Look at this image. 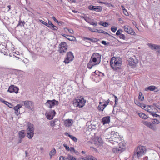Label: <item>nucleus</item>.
<instances>
[{
    "mask_svg": "<svg viewBox=\"0 0 160 160\" xmlns=\"http://www.w3.org/2000/svg\"><path fill=\"white\" fill-rule=\"evenodd\" d=\"M21 107H22V106L21 105H20V104H18L16 106L14 107V110L15 111H18V109H19Z\"/></svg>",
    "mask_w": 160,
    "mask_h": 160,
    "instance_id": "c85d7f7f",
    "label": "nucleus"
},
{
    "mask_svg": "<svg viewBox=\"0 0 160 160\" xmlns=\"http://www.w3.org/2000/svg\"><path fill=\"white\" fill-rule=\"evenodd\" d=\"M101 43L106 46H108L109 43V42L107 43L105 41H102L101 42Z\"/></svg>",
    "mask_w": 160,
    "mask_h": 160,
    "instance_id": "c03bdc74",
    "label": "nucleus"
},
{
    "mask_svg": "<svg viewBox=\"0 0 160 160\" xmlns=\"http://www.w3.org/2000/svg\"><path fill=\"white\" fill-rule=\"evenodd\" d=\"M102 10V8L101 6H96L95 11L98 12H100Z\"/></svg>",
    "mask_w": 160,
    "mask_h": 160,
    "instance_id": "393cba45",
    "label": "nucleus"
},
{
    "mask_svg": "<svg viewBox=\"0 0 160 160\" xmlns=\"http://www.w3.org/2000/svg\"><path fill=\"white\" fill-rule=\"evenodd\" d=\"M117 150L118 151H121V152L122 151V148H121V147H119V148L117 149Z\"/></svg>",
    "mask_w": 160,
    "mask_h": 160,
    "instance_id": "0e129e2a",
    "label": "nucleus"
},
{
    "mask_svg": "<svg viewBox=\"0 0 160 160\" xmlns=\"http://www.w3.org/2000/svg\"><path fill=\"white\" fill-rule=\"evenodd\" d=\"M152 107V106H147L146 109H145V110L149 112L150 113V112L152 111L150 110V109L149 108H151Z\"/></svg>",
    "mask_w": 160,
    "mask_h": 160,
    "instance_id": "79ce46f5",
    "label": "nucleus"
},
{
    "mask_svg": "<svg viewBox=\"0 0 160 160\" xmlns=\"http://www.w3.org/2000/svg\"><path fill=\"white\" fill-rule=\"evenodd\" d=\"M70 138L72 140H73V141H74V142H77L78 140H77V138H76V137H75L74 136L71 135V136H70Z\"/></svg>",
    "mask_w": 160,
    "mask_h": 160,
    "instance_id": "2f4dec72",
    "label": "nucleus"
},
{
    "mask_svg": "<svg viewBox=\"0 0 160 160\" xmlns=\"http://www.w3.org/2000/svg\"><path fill=\"white\" fill-rule=\"evenodd\" d=\"M135 103L137 105H138L139 106H140V105L141 104V103L138 101L137 100H134V101Z\"/></svg>",
    "mask_w": 160,
    "mask_h": 160,
    "instance_id": "8fccbe9b",
    "label": "nucleus"
},
{
    "mask_svg": "<svg viewBox=\"0 0 160 160\" xmlns=\"http://www.w3.org/2000/svg\"><path fill=\"white\" fill-rule=\"evenodd\" d=\"M124 31L128 34L131 35H134L135 34L133 29L128 25L124 26Z\"/></svg>",
    "mask_w": 160,
    "mask_h": 160,
    "instance_id": "9b49d317",
    "label": "nucleus"
},
{
    "mask_svg": "<svg viewBox=\"0 0 160 160\" xmlns=\"http://www.w3.org/2000/svg\"><path fill=\"white\" fill-rule=\"evenodd\" d=\"M85 40H89L92 42H96L99 41V39L95 38H85Z\"/></svg>",
    "mask_w": 160,
    "mask_h": 160,
    "instance_id": "4be33fe9",
    "label": "nucleus"
},
{
    "mask_svg": "<svg viewBox=\"0 0 160 160\" xmlns=\"http://www.w3.org/2000/svg\"><path fill=\"white\" fill-rule=\"evenodd\" d=\"M18 90L19 89L17 87L12 85L9 86L8 91L11 93L15 92L17 93H18Z\"/></svg>",
    "mask_w": 160,
    "mask_h": 160,
    "instance_id": "4468645a",
    "label": "nucleus"
},
{
    "mask_svg": "<svg viewBox=\"0 0 160 160\" xmlns=\"http://www.w3.org/2000/svg\"><path fill=\"white\" fill-rule=\"evenodd\" d=\"M153 121L152 122L154 125L158 124L159 123V121L157 119H153Z\"/></svg>",
    "mask_w": 160,
    "mask_h": 160,
    "instance_id": "f704fd0d",
    "label": "nucleus"
},
{
    "mask_svg": "<svg viewBox=\"0 0 160 160\" xmlns=\"http://www.w3.org/2000/svg\"><path fill=\"white\" fill-rule=\"evenodd\" d=\"M91 59L93 62H97V64H99L101 59V55L98 53L94 52L92 55Z\"/></svg>",
    "mask_w": 160,
    "mask_h": 160,
    "instance_id": "0eeeda50",
    "label": "nucleus"
},
{
    "mask_svg": "<svg viewBox=\"0 0 160 160\" xmlns=\"http://www.w3.org/2000/svg\"><path fill=\"white\" fill-rule=\"evenodd\" d=\"M158 46L160 47L158 48L157 50V52L160 55V45H159Z\"/></svg>",
    "mask_w": 160,
    "mask_h": 160,
    "instance_id": "6e6d98bb",
    "label": "nucleus"
},
{
    "mask_svg": "<svg viewBox=\"0 0 160 160\" xmlns=\"http://www.w3.org/2000/svg\"><path fill=\"white\" fill-rule=\"evenodd\" d=\"M99 64H97V62H93V60L91 59L90 61L88 64L87 67L88 68L91 69L93 66Z\"/></svg>",
    "mask_w": 160,
    "mask_h": 160,
    "instance_id": "dca6fc26",
    "label": "nucleus"
},
{
    "mask_svg": "<svg viewBox=\"0 0 160 160\" xmlns=\"http://www.w3.org/2000/svg\"><path fill=\"white\" fill-rule=\"evenodd\" d=\"M117 29V27H115V28H112V27L111 28V30L113 32H115Z\"/></svg>",
    "mask_w": 160,
    "mask_h": 160,
    "instance_id": "09e8293b",
    "label": "nucleus"
},
{
    "mask_svg": "<svg viewBox=\"0 0 160 160\" xmlns=\"http://www.w3.org/2000/svg\"><path fill=\"white\" fill-rule=\"evenodd\" d=\"M146 149L145 147L139 146L135 150L133 157L139 158L142 155H144L146 153Z\"/></svg>",
    "mask_w": 160,
    "mask_h": 160,
    "instance_id": "7ed1b4c3",
    "label": "nucleus"
},
{
    "mask_svg": "<svg viewBox=\"0 0 160 160\" xmlns=\"http://www.w3.org/2000/svg\"><path fill=\"white\" fill-rule=\"evenodd\" d=\"M101 23H102L100 24L101 25L105 27H107L108 25V24L106 22H101Z\"/></svg>",
    "mask_w": 160,
    "mask_h": 160,
    "instance_id": "58836bf2",
    "label": "nucleus"
},
{
    "mask_svg": "<svg viewBox=\"0 0 160 160\" xmlns=\"http://www.w3.org/2000/svg\"><path fill=\"white\" fill-rule=\"evenodd\" d=\"M55 124V126L59 124L60 121H59L58 119H55L53 120Z\"/></svg>",
    "mask_w": 160,
    "mask_h": 160,
    "instance_id": "e433bc0d",
    "label": "nucleus"
},
{
    "mask_svg": "<svg viewBox=\"0 0 160 160\" xmlns=\"http://www.w3.org/2000/svg\"><path fill=\"white\" fill-rule=\"evenodd\" d=\"M139 106L143 109L145 108L146 107V105L143 103H141Z\"/></svg>",
    "mask_w": 160,
    "mask_h": 160,
    "instance_id": "603ef678",
    "label": "nucleus"
},
{
    "mask_svg": "<svg viewBox=\"0 0 160 160\" xmlns=\"http://www.w3.org/2000/svg\"><path fill=\"white\" fill-rule=\"evenodd\" d=\"M118 134L117 132H115L114 131L112 132L110 134V138L108 139V141L110 142L111 143L113 144H120L121 142V138L119 137Z\"/></svg>",
    "mask_w": 160,
    "mask_h": 160,
    "instance_id": "f03ea898",
    "label": "nucleus"
},
{
    "mask_svg": "<svg viewBox=\"0 0 160 160\" xmlns=\"http://www.w3.org/2000/svg\"><path fill=\"white\" fill-rule=\"evenodd\" d=\"M150 114L152 115L153 117H157L160 116L159 115L156 113H154L153 112H151Z\"/></svg>",
    "mask_w": 160,
    "mask_h": 160,
    "instance_id": "c9c22d12",
    "label": "nucleus"
},
{
    "mask_svg": "<svg viewBox=\"0 0 160 160\" xmlns=\"http://www.w3.org/2000/svg\"><path fill=\"white\" fill-rule=\"evenodd\" d=\"M2 102L3 103H4L7 106L8 105V104H10L11 106H12V104L10 103L9 102H8L4 100L3 99L2 100Z\"/></svg>",
    "mask_w": 160,
    "mask_h": 160,
    "instance_id": "37998d69",
    "label": "nucleus"
},
{
    "mask_svg": "<svg viewBox=\"0 0 160 160\" xmlns=\"http://www.w3.org/2000/svg\"><path fill=\"white\" fill-rule=\"evenodd\" d=\"M93 7V5H90L88 6V9L90 10H92V7Z\"/></svg>",
    "mask_w": 160,
    "mask_h": 160,
    "instance_id": "338daca9",
    "label": "nucleus"
},
{
    "mask_svg": "<svg viewBox=\"0 0 160 160\" xmlns=\"http://www.w3.org/2000/svg\"><path fill=\"white\" fill-rule=\"evenodd\" d=\"M63 146L65 147L66 149L68 151H69L70 150V148L69 147L67 146V144H63Z\"/></svg>",
    "mask_w": 160,
    "mask_h": 160,
    "instance_id": "49530a36",
    "label": "nucleus"
},
{
    "mask_svg": "<svg viewBox=\"0 0 160 160\" xmlns=\"http://www.w3.org/2000/svg\"><path fill=\"white\" fill-rule=\"evenodd\" d=\"M121 7L122 10L123 11V12H124V11H125L126 12H127L126 10L125 9V7H124V6H123L121 5Z\"/></svg>",
    "mask_w": 160,
    "mask_h": 160,
    "instance_id": "e2e57ef3",
    "label": "nucleus"
},
{
    "mask_svg": "<svg viewBox=\"0 0 160 160\" xmlns=\"http://www.w3.org/2000/svg\"><path fill=\"white\" fill-rule=\"evenodd\" d=\"M74 58L72 52L70 51L67 53V57L65 58L64 62L66 63H68L70 61H72Z\"/></svg>",
    "mask_w": 160,
    "mask_h": 160,
    "instance_id": "1a4fd4ad",
    "label": "nucleus"
},
{
    "mask_svg": "<svg viewBox=\"0 0 160 160\" xmlns=\"http://www.w3.org/2000/svg\"><path fill=\"white\" fill-rule=\"evenodd\" d=\"M69 41H73L74 39H75V38L72 36H71V38H66Z\"/></svg>",
    "mask_w": 160,
    "mask_h": 160,
    "instance_id": "a18cd8bd",
    "label": "nucleus"
},
{
    "mask_svg": "<svg viewBox=\"0 0 160 160\" xmlns=\"http://www.w3.org/2000/svg\"><path fill=\"white\" fill-rule=\"evenodd\" d=\"M75 101L74 102V105L79 108H82L84 106L85 103V101L83 99L82 97L80 96L79 98L77 97L75 99Z\"/></svg>",
    "mask_w": 160,
    "mask_h": 160,
    "instance_id": "39448f33",
    "label": "nucleus"
},
{
    "mask_svg": "<svg viewBox=\"0 0 160 160\" xmlns=\"http://www.w3.org/2000/svg\"><path fill=\"white\" fill-rule=\"evenodd\" d=\"M89 158L82 157L80 158L79 160H89Z\"/></svg>",
    "mask_w": 160,
    "mask_h": 160,
    "instance_id": "a19ab883",
    "label": "nucleus"
},
{
    "mask_svg": "<svg viewBox=\"0 0 160 160\" xmlns=\"http://www.w3.org/2000/svg\"><path fill=\"white\" fill-rule=\"evenodd\" d=\"M73 156L70 154H68L67 157L68 159L70 160Z\"/></svg>",
    "mask_w": 160,
    "mask_h": 160,
    "instance_id": "5fc2aeb1",
    "label": "nucleus"
},
{
    "mask_svg": "<svg viewBox=\"0 0 160 160\" xmlns=\"http://www.w3.org/2000/svg\"><path fill=\"white\" fill-rule=\"evenodd\" d=\"M58 102L55 99L52 100H48L45 103V105L48 107L51 108L55 105H58Z\"/></svg>",
    "mask_w": 160,
    "mask_h": 160,
    "instance_id": "6e6552de",
    "label": "nucleus"
},
{
    "mask_svg": "<svg viewBox=\"0 0 160 160\" xmlns=\"http://www.w3.org/2000/svg\"><path fill=\"white\" fill-rule=\"evenodd\" d=\"M69 151H73L74 152H75V150L74 148L73 147H70V150Z\"/></svg>",
    "mask_w": 160,
    "mask_h": 160,
    "instance_id": "13d9d810",
    "label": "nucleus"
},
{
    "mask_svg": "<svg viewBox=\"0 0 160 160\" xmlns=\"http://www.w3.org/2000/svg\"><path fill=\"white\" fill-rule=\"evenodd\" d=\"M19 138L21 139L23 138L25 136V130H22L18 133Z\"/></svg>",
    "mask_w": 160,
    "mask_h": 160,
    "instance_id": "aec40b11",
    "label": "nucleus"
},
{
    "mask_svg": "<svg viewBox=\"0 0 160 160\" xmlns=\"http://www.w3.org/2000/svg\"><path fill=\"white\" fill-rule=\"evenodd\" d=\"M112 95L115 98V103L114 104V105H115L118 102V99L117 97L114 94H112Z\"/></svg>",
    "mask_w": 160,
    "mask_h": 160,
    "instance_id": "ea45409f",
    "label": "nucleus"
},
{
    "mask_svg": "<svg viewBox=\"0 0 160 160\" xmlns=\"http://www.w3.org/2000/svg\"><path fill=\"white\" fill-rule=\"evenodd\" d=\"M138 99L141 101H142L144 100V96L141 92H140L139 93Z\"/></svg>",
    "mask_w": 160,
    "mask_h": 160,
    "instance_id": "a878e982",
    "label": "nucleus"
},
{
    "mask_svg": "<svg viewBox=\"0 0 160 160\" xmlns=\"http://www.w3.org/2000/svg\"><path fill=\"white\" fill-rule=\"evenodd\" d=\"M153 105L155 107L158 108V109L160 110V106L157 105L156 104L154 103L153 104Z\"/></svg>",
    "mask_w": 160,
    "mask_h": 160,
    "instance_id": "864d4df0",
    "label": "nucleus"
},
{
    "mask_svg": "<svg viewBox=\"0 0 160 160\" xmlns=\"http://www.w3.org/2000/svg\"><path fill=\"white\" fill-rule=\"evenodd\" d=\"M143 124L147 126L152 130L155 131L157 130V128L155 125L153 124L152 122L147 121H144L143 122Z\"/></svg>",
    "mask_w": 160,
    "mask_h": 160,
    "instance_id": "9d476101",
    "label": "nucleus"
},
{
    "mask_svg": "<svg viewBox=\"0 0 160 160\" xmlns=\"http://www.w3.org/2000/svg\"><path fill=\"white\" fill-rule=\"evenodd\" d=\"M157 89V87L153 85L150 86L145 88V91H147L148 90H150V91H153Z\"/></svg>",
    "mask_w": 160,
    "mask_h": 160,
    "instance_id": "6ab92c4d",
    "label": "nucleus"
},
{
    "mask_svg": "<svg viewBox=\"0 0 160 160\" xmlns=\"http://www.w3.org/2000/svg\"><path fill=\"white\" fill-rule=\"evenodd\" d=\"M119 37L120 39L123 40H126V39L125 35L124 34L122 33L119 36Z\"/></svg>",
    "mask_w": 160,
    "mask_h": 160,
    "instance_id": "473e14b6",
    "label": "nucleus"
},
{
    "mask_svg": "<svg viewBox=\"0 0 160 160\" xmlns=\"http://www.w3.org/2000/svg\"><path fill=\"white\" fill-rule=\"evenodd\" d=\"M65 135H66V136H68L70 137V136H71V135H70L68 133V132H66L65 133Z\"/></svg>",
    "mask_w": 160,
    "mask_h": 160,
    "instance_id": "774afa93",
    "label": "nucleus"
},
{
    "mask_svg": "<svg viewBox=\"0 0 160 160\" xmlns=\"http://www.w3.org/2000/svg\"><path fill=\"white\" fill-rule=\"evenodd\" d=\"M23 103L25 108L28 109H32L33 106V103L32 101L26 100L23 101Z\"/></svg>",
    "mask_w": 160,
    "mask_h": 160,
    "instance_id": "ddd939ff",
    "label": "nucleus"
},
{
    "mask_svg": "<svg viewBox=\"0 0 160 160\" xmlns=\"http://www.w3.org/2000/svg\"><path fill=\"white\" fill-rule=\"evenodd\" d=\"M147 45L148 47L152 50H157L158 48L159 47L158 46L159 45L149 43H147Z\"/></svg>",
    "mask_w": 160,
    "mask_h": 160,
    "instance_id": "f3484780",
    "label": "nucleus"
},
{
    "mask_svg": "<svg viewBox=\"0 0 160 160\" xmlns=\"http://www.w3.org/2000/svg\"><path fill=\"white\" fill-rule=\"evenodd\" d=\"M73 121L72 119L66 120L65 121V124L66 126L70 127L72 125V122Z\"/></svg>",
    "mask_w": 160,
    "mask_h": 160,
    "instance_id": "412c9836",
    "label": "nucleus"
},
{
    "mask_svg": "<svg viewBox=\"0 0 160 160\" xmlns=\"http://www.w3.org/2000/svg\"><path fill=\"white\" fill-rule=\"evenodd\" d=\"M67 45L65 42H62L59 45L58 51L62 54H64L67 50Z\"/></svg>",
    "mask_w": 160,
    "mask_h": 160,
    "instance_id": "423d86ee",
    "label": "nucleus"
},
{
    "mask_svg": "<svg viewBox=\"0 0 160 160\" xmlns=\"http://www.w3.org/2000/svg\"><path fill=\"white\" fill-rule=\"evenodd\" d=\"M56 114V112L54 110H51L50 112L45 114V115L48 119L51 120L53 118Z\"/></svg>",
    "mask_w": 160,
    "mask_h": 160,
    "instance_id": "f8f14e48",
    "label": "nucleus"
},
{
    "mask_svg": "<svg viewBox=\"0 0 160 160\" xmlns=\"http://www.w3.org/2000/svg\"><path fill=\"white\" fill-rule=\"evenodd\" d=\"M27 136L30 139H31L33 136L34 134V125L30 122H28L27 125Z\"/></svg>",
    "mask_w": 160,
    "mask_h": 160,
    "instance_id": "20e7f679",
    "label": "nucleus"
},
{
    "mask_svg": "<svg viewBox=\"0 0 160 160\" xmlns=\"http://www.w3.org/2000/svg\"><path fill=\"white\" fill-rule=\"evenodd\" d=\"M138 115L140 118L144 119H146L148 118V116L143 112L138 113Z\"/></svg>",
    "mask_w": 160,
    "mask_h": 160,
    "instance_id": "b1692460",
    "label": "nucleus"
},
{
    "mask_svg": "<svg viewBox=\"0 0 160 160\" xmlns=\"http://www.w3.org/2000/svg\"><path fill=\"white\" fill-rule=\"evenodd\" d=\"M49 28H51V29L54 30H56L58 29V28L57 27H56V26L54 25H53L52 26H49V27H48Z\"/></svg>",
    "mask_w": 160,
    "mask_h": 160,
    "instance_id": "7c9ffc66",
    "label": "nucleus"
},
{
    "mask_svg": "<svg viewBox=\"0 0 160 160\" xmlns=\"http://www.w3.org/2000/svg\"><path fill=\"white\" fill-rule=\"evenodd\" d=\"M128 64L130 66H134L136 65V62H135L134 60L132 58H129L128 60Z\"/></svg>",
    "mask_w": 160,
    "mask_h": 160,
    "instance_id": "a211bd4d",
    "label": "nucleus"
},
{
    "mask_svg": "<svg viewBox=\"0 0 160 160\" xmlns=\"http://www.w3.org/2000/svg\"><path fill=\"white\" fill-rule=\"evenodd\" d=\"M52 18L53 20H54V21L55 22H56V23H58V20H57L53 16V17H52Z\"/></svg>",
    "mask_w": 160,
    "mask_h": 160,
    "instance_id": "bf43d9fd",
    "label": "nucleus"
},
{
    "mask_svg": "<svg viewBox=\"0 0 160 160\" xmlns=\"http://www.w3.org/2000/svg\"><path fill=\"white\" fill-rule=\"evenodd\" d=\"M121 33L118 30L116 33V34L117 36H119Z\"/></svg>",
    "mask_w": 160,
    "mask_h": 160,
    "instance_id": "680f3d73",
    "label": "nucleus"
},
{
    "mask_svg": "<svg viewBox=\"0 0 160 160\" xmlns=\"http://www.w3.org/2000/svg\"><path fill=\"white\" fill-rule=\"evenodd\" d=\"M90 23L91 25H92L94 26H96L97 25V22H93Z\"/></svg>",
    "mask_w": 160,
    "mask_h": 160,
    "instance_id": "3c124183",
    "label": "nucleus"
},
{
    "mask_svg": "<svg viewBox=\"0 0 160 160\" xmlns=\"http://www.w3.org/2000/svg\"><path fill=\"white\" fill-rule=\"evenodd\" d=\"M25 24V22H24V21H19L18 24L17 25V27L20 26L22 27H23Z\"/></svg>",
    "mask_w": 160,
    "mask_h": 160,
    "instance_id": "cd10ccee",
    "label": "nucleus"
},
{
    "mask_svg": "<svg viewBox=\"0 0 160 160\" xmlns=\"http://www.w3.org/2000/svg\"><path fill=\"white\" fill-rule=\"evenodd\" d=\"M102 102H99V105L98 106V109L99 111H103L104 108H103L102 105H101Z\"/></svg>",
    "mask_w": 160,
    "mask_h": 160,
    "instance_id": "bb28decb",
    "label": "nucleus"
},
{
    "mask_svg": "<svg viewBox=\"0 0 160 160\" xmlns=\"http://www.w3.org/2000/svg\"><path fill=\"white\" fill-rule=\"evenodd\" d=\"M56 153V151L55 148L53 149L50 152L49 154L54 155Z\"/></svg>",
    "mask_w": 160,
    "mask_h": 160,
    "instance_id": "72a5a7b5",
    "label": "nucleus"
},
{
    "mask_svg": "<svg viewBox=\"0 0 160 160\" xmlns=\"http://www.w3.org/2000/svg\"><path fill=\"white\" fill-rule=\"evenodd\" d=\"M59 160H66L65 157L63 156H60L59 158Z\"/></svg>",
    "mask_w": 160,
    "mask_h": 160,
    "instance_id": "4d7b16f0",
    "label": "nucleus"
},
{
    "mask_svg": "<svg viewBox=\"0 0 160 160\" xmlns=\"http://www.w3.org/2000/svg\"><path fill=\"white\" fill-rule=\"evenodd\" d=\"M15 113L18 116L20 113V112L18 111H15Z\"/></svg>",
    "mask_w": 160,
    "mask_h": 160,
    "instance_id": "69168bd1",
    "label": "nucleus"
},
{
    "mask_svg": "<svg viewBox=\"0 0 160 160\" xmlns=\"http://www.w3.org/2000/svg\"><path fill=\"white\" fill-rule=\"evenodd\" d=\"M96 143H99L100 145H101L102 143V140L100 137H97L96 138Z\"/></svg>",
    "mask_w": 160,
    "mask_h": 160,
    "instance_id": "5701e85b",
    "label": "nucleus"
},
{
    "mask_svg": "<svg viewBox=\"0 0 160 160\" xmlns=\"http://www.w3.org/2000/svg\"><path fill=\"white\" fill-rule=\"evenodd\" d=\"M48 25L50 26H52L53 25L51 22V21H50L49 20H48Z\"/></svg>",
    "mask_w": 160,
    "mask_h": 160,
    "instance_id": "052dcab7",
    "label": "nucleus"
},
{
    "mask_svg": "<svg viewBox=\"0 0 160 160\" xmlns=\"http://www.w3.org/2000/svg\"><path fill=\"white\" fill-rule=\"evenodd\" d=\"M50 124L51 126H52V127H54L55 126V123L53 121H52L50 122Z\"/></svg>",
    "mask_w": 160,
    "mask_h": 160,
    "instance_id": "de8ad7c7",
    "label": "nucleus"
},
{
    "mask_svg": "<svg viewBox=\"0 0 160 160\" xmlns=\"http://www.w3.org/2000/svg\"><path fill=\"white\" fill-rule=\"evenodd\" d=\"M40 22L42 23L44 25H45L46 26H47V27H49V25H48V23L45 22L43 21L42 20H40Z\"/></svg>",
    "mask_w": 160,
    "mask_h": 160,
    "instance_id": "4c0bfd02",
    "label": "nucleus"
},
{
    "mask_svg": "<svg viewBox=\"0 0 160 160\" xmlns=\"http://www.w3.org/2000/svg\"><path fill=\"white\" fill-rule=\"evenodd\" d=\"M122 60L120 58H112L110 61L111 67L114 70L117 71L120 69Z\"/></svg>",
    "mask_w": 160,
    "mask_h": 160,
    "instance_id": "f257e3e1",
    "label": "nucleus"
},
{
    "mask_svg": "<svg viewBox=\"0 0 160 160\" xmlns=\"http://www.w3.org/2000/svg\"><path fill=\"white\" fill-rule=\"evenodd\" d=\"M110 117L108 116L103 117L102 119V123L103 125L109 123L110 122Z\"/></svg>",
    "mask_w": 160,
    "mask_h": 160,
    "instance_id": "2eb2a0df",
    "label": "nucleus"
},
{
    "mask_svg": "<svg viewBox=\"0 0 160 160\" xmlns=\"http://www.w3.org/2000/svg\"><path fill=\"white\" fill-rule=\"evenodd\" d=\"M104 4L107 5L109 8L112 7V8H113L114 7V6L113 5H112L111 3H107L106 2H104Z\"/></svg>",
    "mask_w": 160,
    "mask_h": 160,
    "instance_id": "c756f323",
    "label": "nucleus"
}]
</instances>
